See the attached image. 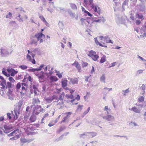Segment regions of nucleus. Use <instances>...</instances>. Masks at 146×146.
Returning <instances> with one entry per match:
<instances>
[{
  "label": "nucleus",
  "mask_w": 146,
  "mask_h": 146,
  "mask_svg": "<svg viewBox=\"0 0 146 146\" xmlns=\"http://www.w3.org/2000/svg\"><path fill=\"white\" fill-rule=\"evenodd\" d=\"M28 54L27 56V58L28 61L31 62L33 64H35L36 60L34 59V57L35 56V54L33 53L32 52L28 50Z\"/></svg>",
  "instance_id": "f257e3e1"
},
{
  "label": "nucleus",
  "mask_w": 146,
  "mask_h": 146,
  "mask_svg": "<svg viewBox=\"0 0 146 146\" xmlns=\"http://www.w3.org/2000/svg\"><path fill=\"white\" fill-rule=\"evenodd\" d=\"M87 54L94 61H96L99 58V56L96 54V52L93 50L88 51Z\"/></svg>",
  "instance_id": "f03ea898"
},
{
  "label": "nucleus",
  "mask_w": 146,
  "mask_h": 146,
  "mask_svg": "<svg viewBox=\"0 0 146 146\" xmlns=\"http://www.w3.org/2000/svg\"><path fill=\"white\" fill-rule=\"evenodd\" d=\"M31 109H33V113L36 115H38L40 112L41 111V106H36L34 105L31 106Z\"/></svg>",
  "instance_id": "7ed1b4c3"
},
{
  "label": "nucleus",
  "mask_w": 146,
  "mask_h": 146,
  "mask_svg": "<svg viewBox=\"0 0 146 146\" xmlns=\"http://www.w3.org/2000/svg\"><path fill=\"white\" fill-rule=\"evenodd\" d=\"M54 101V103H56V108L59 109H61L64 106V103L63 100H59V98L58 97V98Z\"/></svg>",
  "instance_id": "20e7f679"
},
{
  "label": "nucleus",
  "mask_w": 146,
  "mask_h": 146,
  "mask_svg": "<svg viewBox=\"0 0 146 146\" xmlns=\"http://www.w3.org/2000/svg\"><path fill=\"white\" fill-rule=\"evenodd\" d=\"M14 114L12 112L11 114L10 113H7V115L9 119H13V120H16L18 118V115L17 113V110H14Z\"/></svg>",
  "instance_id": "39448f33"
},
{
  "label": "nucleus",
  "mask_w": 146,
  "mask_h": 146,
  "mask_svg": "<svg viewBox=\"0 0 146 146\" xmlns=\"http://www.w3.org/2000/svg\"><path fill=\"white\" fill-rule=\"evenodd\" d=\"M35 37L38 40H40V42L41 43L43 41V39L45 38V36L42 33H37L35 34Z\"/></svg>",
  "instance_id": "423d86ee"
},
{
  "label": "nucleus",
  "mask_w": 146,
  "mask_h": 146,
  "mask_svg": "<svg viewBox=\"0 0 146 146\" xmlns=\"http://www.w3.org/2000/svg\"><path fill=\"white\" fill-rule=\"evenodd\" d=\"M65 97L68 100H67L66 101L67 103L71 102L73 103L75 100L74 99H73V96L72 94H66L65 95Z\"/></svg>",
  "instance_id": "0eeeda50"
},
{
  "label": "nucleus",
  "mask_w": 146,
  "mask_h": 146,
  "mask_svg": "<svg viewBox=\"0 0 146 146\" xmlns=\"http://www.w3.org/2000/svg\"><path fill=\"white\" fill-rule=\"evenodd\" d=\"M88 133L90 134V136L93 138L97 135V133L94 132H87L86 133H84L83 134H81L80 135V138H83L84 136H87L86 134Z\"/></svg>",
  "instance_id": "6e6552de"
},
{
  "label": "nucleus",
  "mask_w": 146,
  "mask_h": 146,
  "mask_svg": "<svg viewBox=\"0 0 146 146\" xmlns=\"http://www.w3.org/2000/svg\"><path fill=\"white\" fill-rule=\"evenodd\" d=\"M27 89L24 86H22L21 91L20 92L21 96L23 97L27 94Z\"/></svg>",
  "instance_id": "1a4fd4ad"
},
{
  "label": "nucleus",
  "mask_w": 146,
  "mask_h": 146,
  "mask_svg": "<svg viewBox=\"0 0 146 146\" xmlns=\"http://www.w3.org/2000/svg\"><path fill=\"white\" fill-rule=\"evenodd\" d=\"M92 8L94 11V12H96L99 15H100L101 12V10L99 7H97L94 5H92Z\"/></svg>",
  "instance_id": "9d476101"
},
{
  "label": "nucleus",
  "mask_w": 146,
  "mask_h": 146,
  "mask_svg": "<svg viewBox=\"0 0 146 146\" xmlns=\"http://www.w3.org/2000/svg\"><path fill=\"white\" fill-rule=\"evenodd\" d=\"M92 8L94 11V12H96L99 15H100L101 12V10L99 7H97L94 5H92Z\"/></svg>",
  "instance_id": "9b49d317"
},
{
  "label": "nucleus",
  "mask_w": 146,
  "mask_h": 146,
  "mask_svg": "<svg viewBox=\"0 0 146 146\" xmlns=\"http://www.w3.org/2000/svg\"><path fill=\"white\" fill-rule=\"evenodd\" d=\"M100 38L101 40H104L105 41H106L107 43H113V42H112L111 40L108 38L107 36L105 37L101 36L100 37Z\"/></svg>",
  "instance_id": "f8f14e48"
},
{
  "label": "nucleus",
  "mask_w": 146,
  "mask_h": 146,
  "mask_svg": "<svg viewBox=\"0 0 146 146\" xmlns=\"http://www.w3.org/2000/svg\"><path fill=\"white\" fill-rule=\"evenodd\" d=\"M2 80L0 82V85L1 86V88L4 89L6 88V81L4 80V78L2 77Z\"/></svg>",
  "instance_id": "ddd939ff"
},
{
  "label": "nucleus",
  "mask_w": 146,
  "mask_h": 146,
  "mask_svg": "<svg viewBox=\"0 0 146 146\" xmlns=\"http://www.w3.org/2000/svg\"><path fill=\"white\" fill-rule=\"evenodd\" d=\"M1 54L2 56H4L5 55H7L9 54V52L7 49L1 48Z\"/></svg>",
  "instance_id": "4468645a"
},
{
  "label": "nucleus",
  "mask_w": 146,
  "mask_h": 146,
  "mask_svg": "<svg viewBox=\"0 0 146 146\" xmlns=\"http://www.w3.org/2000/svg\"><path fill=\"white\" fill-rule=\"evenodd\" d=\"M73 65L75 66L78 70V72H80L81 70V66L78 62L76 61L75 62Z\"/></svg>",
  "instance_id": "2eb2a0df"
},
{
  "label": "nucleus",
  "mask_w": 146,
  "mask_h": 146,
  "mask_svg": "<svg viewBox=\"0 0 146 146\" xmlns=\"http://www.w3.org/2000/svg\"><path fill=\"white\" fill-rule=\"evenodd\" d=\"M44 65H40L38 68H32L30 69L29 71L32 72H35L36 71H38L40 70H41L43 68Z\"/></svg>",
  "instance_id": "dca6fc26"
},
{
  "label": "nucleus",
  "mask_w": 146,
  "mask_h": 146,
  "mask_svg": "<svg viewBox=\"0 0 146 146\" xmlns=\"http://www.w3.org/2000/svg\"><path fill=\"white\" fill-rule=\"evenodd\" d=\"M58 98V96L56 95H53L51 98H48L46 100V101L48 102H51L52 100H57Z\"/></svg>",
  "instance_id": "f3484780"
},
{
  "label": "nucleus",
  "mask_w": 146,
  "mask_h": 146,
  "mask_svg": "<svg viewBox=\"0 0 146 146\" xmlns=\"http://www.w3.org/2000/svg\"><path fill=\"white\" fill-rule=\"evenodd\" d=\"M136 16L139 19H141L142 20H143L144 19V16L141 13H137Z\"/></svg>",
  "instance_id": "a211bd4d"
},
{
  "label": "nucleus",
  "mask_w": 146,
  "mask_h": 146,
  "mask_svg": "<svg viewBox=\"0 0 146 146\" xmlns=\"http://www.w3.org/2000/svg\"><path fill=\"white\" fill-rule=\"evenodd\" d=\"M80 21L81 22L82 24V25L86 24L87 23H88V24L90 23L88 19H86L82 18L80 19Z\"/></svg>",
  "instance_id": "6ab92c4d"
},
{
  "label": "nucleus",
  "mask_w": 146,
  "mask_h": 146,
  "mask_svg": "<svg viewBox=\"0 0 146 146\" xmlns=\"http://www.w3.org/2000/svg\"><path fill=\"white\" fill-rule=\"evenodd\" d=\"M68 81L66 79L62 80V85L63 87L64 88V87H66L67 85Z\"/></svg>",
  "instance_id": "aec40b11"
},
{
  "label": "nucleus",
  "mask_w": 146,
  "mask_h": 146,
  "mask_svg": "<svg viewBox=\"0 0 146 146\" xmlns=\"http://www.w3.org/2000/svg\"><path fill=\"white\" fill-rule=\"evenodd\" d=\"M70 81L72 84H78V79L76 78H72L70 80Z\"/></svg>",
  "instance_id": "412c9836"
},
{
  "label": "nucleus",
  "mask_w": 146,
  "mask_h": 146,
  "mask_svg": "<svg viewBox=\"0 0 146 146\" xmlns=\"http://www.w3.org/2000/svg\"><path fill=\"white\" fill-rule=\"evenodd\" d=\"M50 79L51 82H55L58 80V78L55 76H51L50 78Z\"/></svg>",
  "instance_id": "4be33fe9"
},
{
  "label": "nucleus",
  "mask_w": 146,
  "mask_h": 146,
  "mask_svg": "<svg viewBox=\"0 0 146 146\" xmlns=\"http://www.w3.org/2000/svg\"><path fill=\"white\" fill-rule=\"evenodd\" d=\"M10 72L12 76H14L15 74L17 73V71H15L14 69H13L10 70Z\"/></svg>",
  "instance_id": "5701e85b"
},
{
  "label": "nucleus",
  "mask_w": 146,
  "mask_h": 146,
  "mask_svg": "<svg viewBox=\"0 0 146 146\" xmlns=\"http://www.w3.org/2000/svg\"><path fill=\"white\" fill-rule=\"evenodd\" d=\"M131 110L136 113H140L141 112V110L139 109H138L135 107H133L131 108Z\"/></svg>",
  "instance_id": "b1692460"
},
{
  "label": "nucleus",
  "mask_w": 146,
  "mask_h": 146,
  "mask_svg": "<svg viewBox=\"0 0 146 146\" xmlns=\"http://www.w3.org/2000/svg\"><path fill=\"white\" fill-rule=\"evenodd\" d=\"M40 73L41 74V75L37 74V75L38 76V77L39 79L44 80V74L43 72H41Z\"/></svg>",
  "instance_id": "393cba45"
},
{
  "label": "nucleus",
  "mask_w": 146,
  "mask_h": 146,
  "mask_svg": "<svg viewBox=\"0 0 146 146\" xmlns=\"http://www.w3.org/2000/svg\"><path fill=\"white\" fill-rule=\"evenodd\" d=\"M39 17L42 21L44 23H45V24L46 25H47L48 24L43 16L40 15L39 16Z\"/></svg>",
  "instance_id": "a878e982"
},
{
  "label": "nucleus",
  "mask_w": 146,
  "mask_h": 146,
  "mask_svg": "<svg viewBox=\"0 0 146 146\" xmlns=\"http://www.w3.org/2000/svg\"><path fill=\"white\" fill-rule=\"evenodd\" d=\"M40 101L39 100L38 98H34L33 101V103L34 104H38L40 103Z\"/></svg>",
  "instance_id": "bb28decb"
},
{
  "label": "nucleus",
  "mask_w": 146,
  "mask_h": 146,
  "mask_svg": "<svg viewBox=\"0 0 146 146\" xmlns=\"http://www.w3.org/2000/svg\"><path fill=\"white\" fill-rule=\"evenodd\" d=\"M114 118V117L111 115H108L106 116V120L109 121H111Z\"/></svg>",
  "instance_id": "cd10ccee"
},
{
  "label": "nucleus",
  "mask_w": 146,
  "mask_h": 146,
  "mask_svg": "<svg viewBox=\"0 0 146 146\" xmlns=\"http://www.w3.org/2000/svg\"><path fill=\"white\" fill-rule=\"evenodd\" d=\"M65 97V94L64 92H62L60 94L59 96V100H63V99Z\"/></svg>",
  "instance_id": "c85d7f7f"
},
{
  "label": "nucleus",
  "mask_w": 146,
  "mask_h": 146,
  "mask_svg": "<svg viewBox=\"0 0 146 146\" xmlns=\"http://www.w3.org/2000/svg\"><path fill=\"white\" fill-rule=\"evenodd\" d=\"M7 85L6 86V88H8L10 89L12 87V84L10 82H7Z\"/></svg>",
  "instance_id": "c756f323"
},
{
  "label": "nucleus",
  "mask_w": 146,
  "mask_h": 146,
  "mask_svg": "<svg viewBox=\"0 0 146 146\" xmlns=\"http://www.w3.org/2000/svg\"><path fill=\"white\" fill-rule=\"evenodd\" d=\"M70 7L73 9L76 10L77 9V7L75 4L73 3L70 4Z\"/></svg>",
  "instance_id": "7c9ffc66"
},
{
  "label": "nucleus",
  "mask_w": 146,
  "mask_h": 146,
  "mask_svg": "<svg viewBox=\"0 0 146 146\" xmlns=\"http://www.w3.org/2000/svg\"><path fill=\"white\" fill-rule=\"evenodd\" d=\"M17 131V130H14V131H13V132H12L11 133L9 134V136H11L16 135V134H17V133H15L16 132V131Z\"/></svg>",
  "instance_id": "2f4dec72"
},
{
  "label": "nucleus",
  "mask_w": 146,
  "mask_h": 146,
  "mask_svg": "<svg viewBox=\"0 0 146 146\" xmlns=\"http://www.w3.org/2000/svg\"><path fill=\"white\" fill-rule=\"evenodd\" d=\"M95 42L97 44L99 45L100 46H105L104 45H103L101 43H100L98 41V40L97 38H95Z\"/></svg>",
  "instance_id": "473e14b6"
},
{
  "label": "nucleus",
  "mask_w": 146,
  "mask_h": 146,
  "mask_svg": "<svg viewBox=\"0 0 146 146\" xmlns=\"http://www.w3.org/2000/svg\"><path fill=\"white\" fill-rule=\"evenodd\" d=\"M2 72L3 74H4V75H5L6 76H7V77L9 76V74H7V73L5 68L3 69Z\"/></svg>",
  "instance_id": "72a5a7b5"
},
{
  "label": "nucleus",
  "mask_w": 146,
  "mask_h": 146,
  "mask_svg": "<svg viewBox=\"0 0 146 146\" xmlns=\"http://www.w3.org/2000/svg\"><path fill=\"white\" fill-rule=\"evenodd\" d=\"M106 60L105 56H103L101 57L100 62L101 63H103L105 62L106 61Z\"/></svg>",
  "instance_id": "f704fd0d"
},
{
  "label": "nucleus",
  "mask_w": 146,
  "mask_h": 146,
  "mask_svg": "<svg viewBox=\"0 0 146 146\" xmlns=\"http://www.w3.org/2000/svg\"><path fill=\"white\" fill-rule=\"evenodd\" d=\"M83 106V105H79L77 108V110L80 111L82 110Z\"/></svg>",
  "instance_id": "c9c22d12"
},
{
  "label": "nucleus",
  "mask_w": 146,
  "mask_h": 146,
  "mask_svg": "<svg viewBox=\"0 0 146 146\" xmlns=\"http://www.w3.org/2000/svg\"><path fill=\"white\" fill-rule=\"evenodd\" d=\"M21 142L22 143H23L29 142V141L27 140V139L25 138L21 139Z\"/></svg>",
  "instance_id": "e433bc0d"
},
{
  "label": "nucleus",
  "mask_w": 146,
  "mask_h": 146,
  "mask_svg": "<svg viewBox=\"0 0 146 146\" xmlns=\"http://www.w3.org/2000/svg\"><path fill=\"white\" fill-rule=\"evenodd\" d=\"M19 67L20 68H21V69L23 70H25L27 68V66L25 65H22L20 66Z\"/></svg>",
  "instance_id": "4c0bfd02"
},
{
  "label": "nucleus",
  "mask_w": 146,
  "mask_h": 146,
  "mask_svg": "<svg viewBox=\"0 0 146 146\" xmlns=\"http://www.w3.org/2000/svg\"><path fill=\"white\" fill-rule=\"evenodd\" d=\"M105 75H102L100 77V80L101 81H103L104 82H105Z\"/></svg>",
  "instance_id": "58836bf2"
},
{
  "label": "nucleus",
  "mask_w": 146,
  "mask_h": 146,
  "mask_svg": "<svg viewBox=\"0 0 146 146\" xmlns=\"http://www.w3.org/2000/svg\"><path fill=\"white\" fill-rule=\"evenodd\" d=\"M21 84L20 82L17 84L16 86V88L17 90L19 89L21 87Z\"/></svg>",
  "instance_id": "ea45409f"
},
{
  "label": "nucleus",
  "mask_w": 146,
  "mask_h": 146,
  "mask_svg": "<svg viewBox=\"0 0 146 146\" xmlns=\"http://www.w3.org/2000/svg\"><path fill=\"white\" fill-rule=\"evenodd\" d=\"M56 75L59 78H61L62 77V74L61 73H60L59 72H56Z\"/></svg>",
  "instance_id": "a19ab883"
},
{
  "label": "nucleus",
  "mask_w": 146,
  "mask_h": 146,
  "mask_svg": "<svg viewBox=\"0 0 146 146\" xmlns=\"http://www.w3.org/2000/svg\"><path fill=\"white\" fill-rule=\"evenodd\" d=\"M138 100L139 102H143L144 101V97L143 96L140 97L139 98Z\"/></svg>",
  "instance_id": "79ce46f5"
},
{
  "label": "nucleus",
  "mask_w": 146,
  "mask_h": 146,
  "mask_svg": "<svg viewBox=\"0 0 146 146\" xmlns=\"http://www.w3.org/2000/svg\"><path fill=\"white\" fill-rule=\"evenodd\" d=\"M88 65V63L86 62H83L82 63V66L83 68H84V67Z\"/></svg>",
  "instance_id": "37998d69"
},
{
  "label": "nucleus",
  "mask_w": 146,
  "mask_h": 146,
  "mask_svg": "<svg viewBox=\"0 0 146 146\" xmlns=\"http://www.w3.org/2000/svg\"><path fill=\"white\" fill-rule=\"evenodd\" d=\"M93 0H89L88 1V4H89L91 7L92 5H94V4L93 3Z\"/></svg>",
  "instance_id": "c03bdc74"
},
{
  "label": "nucleus",
  "mask_w": 146,
  "mask_h": 146,
  "mask_svg": "<svg viewBox=\"0 0 146 146\" xmlns=\"http://www.w3.org/2000/svg\"><path fill=\"white\" fill-rule=\"evenodd\" d=\"M66 90H69L70 92V93H72L75 91V90H73L72 89H69L68 88V87H66Z\"/></svg>",
  "instance_id": "a18cd8bd"
},
{
  "label": "nucleus",
  "mask_w": 146,
  "mask_h": 146,
  "mask_svg": "<svg viewBox=\"0 0 146 146\" xmlns=\"http://www.w3.org/2000/svg\"><path fill=\"white\" fill-rule=\"evenodd\" d=\"M30 121L33 122L35 120V118L33 116H31L30 118Z\"/></svg>",
  "instance_id": "49530a36"
},
{
  "label": "nucleus",
  "mask_w": 146,
  "mask_h": 146,
  "mask_svg": "<svg viewBox=\"0 0 146 146\" xmlns=\"http://www.w3.org/2000/svg\"><path fill=\"white\" fill-rule=\"evenodd\" d=\"M9 81L12 82H15V80L12 77H10L9 78Z\"/></svg>",
  "instance_id": "de8ad7c7"
},
{
  "label": "nucleus",
  "mask_w": 146,
  "mask_h": 146,
  "mask_svg": "<svg viewBox=\"0 0 146 146\" xmlns=\"http://www.w3.org/2000/svg\"><path fill=\"white\" fill-rule=\"evenodd\" d=\"M4 128L5 130H9L11 129V128L7 126V125H4Z\"/></svg>",
  "instance_id": "09e8293b"
},
{
  "label": "nucleus",
  "mask_w": 146,
  "mask_h": 146,
  "mask_svg": "<svg viewBox=\"0 0 146 146\" xmlns=\"http://www.w3.org/2000/svg\"><path fill=\"white\" fill-rule=\"evenodd\" d=\"M136 24L137 25H139L141 24V21L139 19H137L135 21Z\"/></svg>",
  "instance_id": "8fccbe9b"
},
{
  "label": "nucleus",
  "mask_w": 146,
  "mask_h": 146,
  "mask_svg": "<svg viewBox=\"0 0 146 146\" xmlns=\"http://www.w3.org/2000/svg\"><path fill=\"white\" fill-rule=\"evenodd\" d=\"M12 16V14L9 12L8 14V15L6 16V18H8L10 17H11Z\"/></svg>",
  "instance_id": "3c124183"
},
{
  "label": "nucleus",
  "mask_w": 146,
  "mask_h": 146,
  "mask_svg": "<svg viewBox=\"0 0 146 146\" xmlns=\"http://www.w3.org/2000/svg\"><path fill=\"white\" fill-rule=\"evenodd\" d=\"M48 113H46V114H45L44 115V116L42 118V120H41L42 123V122H43L42 121L44 120V118L45 117H46L48 116Z\"/></svg>",
  "instance_id": "603ef678"
},
{
  "label": "nucleus",
  "mask_w": 146,
  "mask_h": 146,
  "mask_svg": "<svg viewBox=\"0 0 146 146\" xmlns=\"http://www.w3.org/2000/svg\"><path fill=\"white\" fill-rule=\"evenodd\" d=\"M84 3L85 6H86L88 4V1L87 0H84Z\"/></svg>",
  "instance_id": "864d4df0"
},
{
  "label": "nucleus",
  "mask_w": 146,
  "mask_h": 146,
  "mask_svg": "<svg viewBox=\"0 0 146 146\" xmlns=\"http://www.w3.org/2000/svg\"><path fill=\"white\" fill-rule=\"evenodd\" d=\"M143 72V70H139L137 71V73L138 74H141Z\"/></svg>",
  "instance_id": "5fc2aeb1"
},
{
  "label": "nucleus",
  "mask_w": 146,
  "mask_h": 146,
  "mask_svg": "<svg viewBox=\"0 0 146 146\" xmlns=\"http://www.w3.org/2000/svg\"><path fill=\"white\" fill-rule=\"evenodd\" d=\"M123 92H124V95H125V94H126V93H127L129 92V89H127L125 90H124V91H123Z\"/></svg>",
  "instance_id": "6e6d98bb"
},
{
  "label": "nucleus",
  "mask_w": 146,
  "mask_h": 146,
  "mask_svg": "<svg viewBox=\"0 0 146 146\" xmlns=\"http://www.w3.org/2000/svg\"><path fill=\"white\" fill-rule=\"evenodd\" d=\"M82 9L83 12L86 13L87 11L85 9V8L83 7H82Z\"/></svg>",
  "instance_id": "4d7b16f0"
},
{
  "label": "nucleus",
  "mask_w": 146,
  "mask_h": 146,
  "mask_svg": "<svg viewBox=\"0 0 146 146\" xmlns=\"http://www.w3.org/2000/svg\"><path fill=\"white\" fill-rule=\"evenodd\" d=\"M76 99L77 100H79L80 99V96L79 95H77Z\"/></svg>",
  "instance_id": "13d9d810"
},
{
  "label": "nucleus",
  "mask_w": 146,
  "mask_h": 146,
  "mask_svg": "<svg viewBox=\"0 0 146 146\" xmlns=\"http://www.w3.org/2000/svg\"><path fill=\"white\" fill-rule=\"evenodd\" d=\"M86 13L88 15V16H89L90 17H92V15L90 13L88 12L87 11H86Z\"/></svg>",
  "instance_id": "bf43d9fd"
},
{
  "label": "nucleus",
  "mask_w": 146,
  "mask_h": 146,
  "mask_svg": "<svg viewBox=\"0 0 146 146\" xmlns=\"http://www.w3.org/2000/svg\"><path fill=\"white\" fill-rule=\"evenodd\" d=\"M67 119V116H66V117H65L63 119L62 121V122H65Z\"/></svg>",
  "instance_id": "052dcab7"
},
{
  "label": "nucleus",
  "mask_w": 146,
  "mask_h": 146,
  "mask_svg": "<svg viewBox=\"0 0 146 146\" xmlns=\"http://www.w3.org/2000/svg\"><path fill=\"white\" fill-rule=\"evenodd\" d=\"M104 110H110V109L109 108H108V106H106L105 107Z\"/></svg>",
  "instance_id": "680f3d73"
},
{
  "label": "nucleus",
  "mask_w": 146,
  "mask_h": 146,
  "mask_svg": "<svg viewBox=\"0 0 146 146\" xmlns=\"http://www.w3.org/2000/svg\"><path fill=\"white\" fill-rule=\"evenodd\" d=\"M90 107H89L88 108V109H87V110L84 112V113L85 114H86V113H88V112L89 111H90Z\"/></svg>",
  "instance_id": "e2e57ef3"
},
{
  "label": "nucleus",
  "mask_w": 146,
  "mask_h": 146,
  "mask_svg": "<svg viewBox=\"0 0 146 146\" xmlns=\"http://www.w3.org/2000/svg\"><path fill=\"white\" fill-rule=\"evenodd\" d=\"M54 125V123H53L52 122L51 123H50L48 124V125L49 127H52V126H53Z\"/></svg>",
  "instance_id": "0e129e2a"
},
{
  "label": "nucleus",
  "mask_w": 146,
  "mask_h": 146,
  "mask_svg": "<svg viewBox=\"0 0 146 146\" xmlns=\"http://www.w3.org/2000/svg\"><path fill=\"white\" fill-rule=\"evenodd\" d=\"M104 89L105 90H107L109 91H110V90H112L111 88H107V87H105Z\"/></svg>",
  "instance_id": "69168bd1"
},
{
  "label": "nucleus",
  "mask_w": 146,
  "mask_h": 146,
  "mask_svg": "<svg viewBox=\"0 0 146 146\" xmlns=\"http://www.w3.org/2000/svg\"><path fill=\"white\" fill-rule=\"evenodd\" d=\"M141 88L144 91L145 90V86H144L143 84L142 85V86L141 87Z\"/></svg>",
  "instance_id": "338daca9"
},
{
  "label": "nucleus",
  "mask_w": 146,
  "mask_h": 146,
  "mask_svg": "<svg viewBox=\"0 0 146 146\" xmlns=\"http://www.w3.org/2000/svg\"><path fill=\"white\" fill-rule=\"evenodd\" d=\"M22 86H26V87H27V84L26 83H22Z\"/></svg>",
  "instance_id": "774afa93"
}]
</instances>
